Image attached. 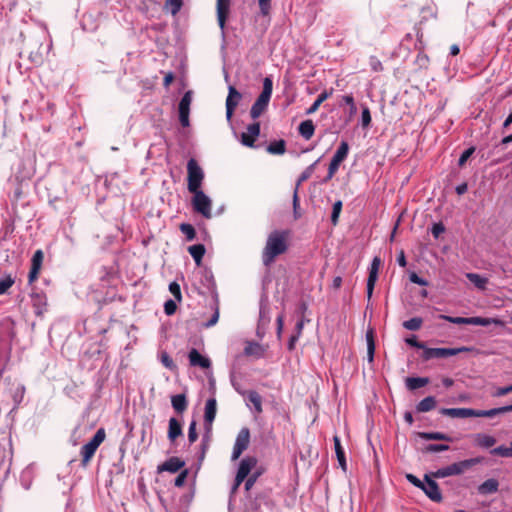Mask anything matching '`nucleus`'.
<instances>
[{"label":"nucleus","mask_w":512,"mask_h":512,"mask_svg":"<svg viewBox=\"0 0 512 512\" xmlns=\"http://www.w3.org/2000/svg\"><path fill=\"white\" fill-rule=\"evenodd\" d=\"M361 123L364 128H367L371 124V114L368 107H365L361 115Z\"/></svg>","instance_id":"6e6d98bb"},{"label":"nucleus","mask_w":512,"mask_h":512,"mask_svg":"<svg viewBox=\"0 0 512 512\" xmlns=\"http://www.w3.org/2000/svg\"><path fill=\"white\" fill-rule=\"evenodd\" d=\"M25 395V387L22 384H17L14 388L12 399L15 407H18L23 401Z\"/></svg>","instance_id":"4c0bfd02"},{"label":"nucleus","mask_w":512,"mask_h":512,"mask_svg":"<svg viewBox=\"0 0 512 512\" xmlns=\"http://www.w3.org/2000/svg\"><path fill=\"white\" fill-rule=\"evenodd\" d=\"M333 440H334L335 452H336V456H337L339 465L341 466V468L343 470H346V458H345L344 450L341 446L340 439L338 436H334Z\"/></svg>","instance_id":"f704fd0d"},{"label":"nucleus","mask_w":512,"mask_h":512,"mask_svg":"<svg viewBox=\"0 0 512 512\" xmlns=\"http://www.w3.org/2000/svg\"><path fill=\"white\" fill-rule=\"evenodd\" d=\"M197 423L195 420H193L188 429V440L190 443H194L198 439V433L196 430Z\"/></svg>","instance_id":"603ef678"},{"label":"nucleus","mask_w":512,"mask_h":512,"mask_svg":"<svg viewBox=\"0 0 512 512\" xmlns=\"http://www.w3.org/2000/svg\"><path fill=\"white\" fill-rule=\"evenodd\" d=\"M369 63H370L371 69L374 72H380V71L383 70V65H382L381 61L377 57L371 56L370 60H369Z\"/></svg>","instance_id":"680f3d73"},{"label":"nucleus","mask_w":512,"mask_h":512,"mask_svg":"<svg viewBox=\"0 0 512 512\" xmlns=\"http://www.w3.org/2000/svg\"><path fill=\"white\" fill-rule=\"evenodd\" d=\"M244 353L247 356H255L260 358L263 355V348L257 342H248L244 348Z\"/></svg>","instance_id":"72a5a7b5"},{"label":"nucleus","mask_w":512,"mask_h":512,"mask_svg":"<svg viewBox=\"0 0 512 512\" xmlns=\"http://www.w3.org/2000/svg\"><path fill=\"white\" fill-rule=\"evenodd\" d=\"M342 201L338 200L333 204L332 214H331V222L334 226L338 224L339 216L342 211Z\"/></svg>","instance_id":"c03bdc74"},{"label":"nucleus","mask_w":512,"mask_h":512,"mask_svg":"<svg viewBox=\"0 0 512 512\" xmlns=\"http://www.w3.org/2000/svg\"><path fill=\"white\" fill-rule=\"evenodd\" d=\"M439 318L453 324H466V325H479L489 326L491 324L503 325V322L497 318H483V317H452L447 315H440Z\"/></svg>","instance_id":"423d86ee"},{"label":"nucleus","mask_w":512,"mask_h":512,"mask_svg":"<svg viewBox=\"0 0 512 512\" xmlns=\"http://www.w3.org/2000/svg\"><path fill=\"white\" fill-rule=\"evenodd\" d=\"M192 193L194 194L192 199V206L194 211L207 219L211 218L212 202L210 198L202 190H197V192Z\"/></svg>","instance_id":"6e6552de"},{"label":"nucleus","mask_w":512,"mask_h":512,"mask_svg":"<svg viewBox=\"0 0 512 512\" xmlns=\"http://www.w3.org/2000/svg\"><path fill=\"white\" fill-rule=\"evenodd\" d=\"M290 235L291 231L288 229L274 230L268 235L261 253L262 263L264 266L270 267L278 256L287 252L289 248Z\"/></svg>","instance_id":"f257e3e1"},{"label":"nucleus","mask_w":512,"mask_h":512,"mask_svg":"<svg viewBox=\"0 0 512 512\" xmlns=\"http://www.w3.org/2000/svg\"><path fill=\"white\" fill-rule=\"evenodd\" d=\"M423 320L420 317H414L403 322V327L410 331H417L421 328Z\"/></svg>","instance_id":"ea45409f"},{"label":"nucleus","mask_w":512,"mask_h":512,"mask_svg":"<svg viewBox=\"0 0 512 512\" xmlns=\"http://www.w3.org/2000/svg\"><path fill=\"white\" fill-rule=\"evenodd\" d=\"M348 152H349L348 143L346 141H342L340 143L339 147L337 148L335 154L333 155V158L343 162L346 159Z\"/></svg>","instance_id":"e433bc0d"},{"label":"nucleus","mask_w":512,"mask_h":512,"mask_svg":"<svg viewBox=\"0 0 512 512\" xmlns=\"http://www.w3.org/2000/svg\"><path fill=\"white\" fill-rule=\"evenodd\" d=\"M475 151V148L474 147H470L468 149H466L462 155L460 156L459 158V161H458V165L460 167L464 166L465 163L467 162V160L471 157V155L474 153Z\"/></svg>","instance_id":"4d7b16f0"},{"label":"nucleus","mask_w":512,"mask_h":512,"mask_svg":"<svg viewBox=\"0 0 512 512\" xmlns=\"http://www.w3.org/2000/svg\"><path fill=\"white\" fill-rule=\"evenodd\" d=\"M440 414L452 418H468L474 417V409L472 408H442Z\"/></svg>","instance_id":"f3484780"},{"label":"nucleus","mask_w":512,"mask_h":512,"mask_svg":"<svg viewBox=\"0 0 512 512\" xmlns=\"http://www.w3.org/2000/svg\"><path fill=\"white\" fill-rule=\"evenodd\" d=\"M467 279L475 285L478 289L484 291L487 288L488 279L477 274V273H467Z\"/></svg>","instance_id":"7c9ffc66"},{"label":"nucleus","mask_w":512,"mask_h":512,"mask_svg":"<svg viewBox=\"0 0 512 512\" xmlns=\"http://www.w3.org/2000/svg\"><path fill=\"white\" fill-rule=\"evenodd\" d=\"M180 231L186 236L188 241H192L196 237V231L191 224L182 223L180 225Z\"/></svg>","instance_id":"a19ab883"},{"label":"nucleus","mask_w":512,"mask_h":512,"mask_svg":"<svg viewBox=\"0 0 512 512\" xmlns=\"http://www.w3.org/2000/svg\"><path fill=\"white\" fill-rule=\"evenodd\" d=\"M219 316H220L219 305H218V300H216L215 307H214V313H213L212 317L206 323H204V327L210 328V327L214 326L218 322Z\"/></svg>","instance_id":"de8ad7c7"},{"label":"nucleus","mask_w":512,"mask_h":512,"mask_svg":"<svg viewBox=\"0 0 512 512\" xmlns=\"http://www.w3.org/2000/svg\"><path fill=\"white\" fill-rule=\"evenodd\" d=\"M512 412V403L507 406L492 408L490 410H476L474 409V417H488L492 418L494 416Z\"/></svg>","instance_id":"6ab92c4d"},{"label":"nucleus","mask_w":512,"mask_h":512,"mask_svg":"<svg viewBox=\"0 0 512 512\" xmlns=\"http://www.w3.org/2000/svg\"><path fill=\"white\" fill-rule=\"evenodd\" d=\"M177 305L174 300H167L164 304V312L166 315L170 316L173 315L176 312Z\"/></svg>","instance_id":"5fc2aeb1"},{"label":"nucleus","mask_w":512,"mask_h":512,"mask_svg":"<svg viewBox=\"0 0 512 512\" xmlns=\"http://www.w3.org/2000/svg\"><path fill=\"white\" fill-rule=\"evenodd\" d=\"M449 450V446L446 444H429L424 448L425 453H435Z\"/></svg>","instance_id":"49530a36"},{"label":"nucleus","mask_w":512,"mask_h":512,"mask_svg":"<svg viewBox=\"0 0 512 512\" xmlns=\"http://www.w3.org/2000/svg\"><path fill=\"white\" fill-rule=\"evenodd\" d=\"M299 134L306 140H310L315 132V126L312 120L308 119L300 123L298 127Z\"/></svg>","instance_id":"393cba45"},{"label":"nucleus","mask_w":512,"mask_h":512,"mask_svg":"<svg viewBox=\"0 0 512 512\" xmlns=\"http://www.w3.org/2000/svg\"><path fill=\"white\" fill-rule=\"evenodd\" d=\"M474 444L481 448H491L495 445L496 439L493 436L477 433L473 436Z\"/></svg>","instance_id":"4be33fe9"},{"label":"nucleus","mask_w":512,"mask_h":512,"mask_svg":"<svg viewBox=\"0 0 512 512\" xmlns=\"http://www.w3.org/2000/svg\"><path fill=\"white\" fill-rule=\"evenodd\" d=\"M380 265H381L380 257H378V256L374 257L373 260H372V263H371V267H370V271H369V276H368V279H367V297H368V300H370L371 297H372L373 290H374V287H375V283H376L377 278H378V271H379Z\"/></svg>","instance_id":"ddd939ff"},{"label":"nucleus","mask_w":512,"mask_h":512,"mask_svg":"<svg viewBox=\"0 0 512 512\" xmlns=\"http://www.w3.org/2000/svg\"><path fill=\"white\" fill-rule=\"evenodd\" d=\"M299 207H300V202H299V197H298V190L296 188L294 191V194H293V210H294L295 219H298L300 217V214L298 213Z\"/></svg>","instance_id":"0e129e2a"},{"label":"nucleus","mask_w":512,"mask_h":512,"mask_svg":"<svg viewBox=\"0 0 512 512\" xmlns=\"http://www.w3.org/2000/svg\"><path fill=\"white\" fill-rule=\"evenodd\" d=\"M106 438V432L104 428H99L92 439L86 443L80 450L81 465L86 467L92 460L98 447L103 443Z\"/></svg>","instance_id":"20e7f679"},{"label":"nucleus","mask_w":512,"mask_h":512,"mask_svg":"<svg viewBox=\"0 0 512 512\" xmlns=\"http://www.w3.org/2000/svg\"><path fill=\"white\" fill-rule=\"evenodd\" d=\"M245 394L249 402L254 406L256 413H262V397L260 396V394L254 390L247 391Z\"/></svg>","instance_id":"c85d7f7f"},{"label":"nucleus","mask_w":512,"mask_h":512,"mask_svg":"<svg viewBox=\"0 0 512 512\" xmlns=\"http://www.w3.org/2000/svg\"><path fill=\"white\" fill-rule=\"evenodd\" d=\"M498 488L499 482L494 478H490L479 485L478 492L482 495H488L496 493L498 491Z\"/></svg>","instance_id":"b1692460"},{"label":"nucleus","mask_w":512,"mask_h":512,"mask_svg":"<svg viewBox=\"0 0 512 512\" xmlns=\"http://www.w3.org/2000/svg\"><path fill=\"white\" fill-rule=\"evenodd\" d=\"M409 279L412 283L418 284L420 286L428 285V282L426 280H424L423 278H421L420 276H418V274L415 272H413L409 275Z\"/></svg>","instance_id":"338daca9"},{"label":"nucleus","mask_w":512,"mask_h":512,"mask_svg":"<svg viewBox=\"0 0 512 512\" xmlns=\"http://www.w3.org/2000/svg\"><path fill=\"white\" fill-rule=\"evenodd\" d=\"M286 151V142L283 139L271 142L267 147V152L273 155H282Z\"/></svg>","instance_id":"473e14b6"},{"label":"nucleus","mask_w":512,"mask_h":512,"mask_svg":"<svg viewBox=\"0 0 512 512\" xmlns=\"http://www.w3.org/2000/svg\"><path fill=\"white\" fill-rule=\"evenodd\" d=\"M437 405L435 397L428 396L422 399L416 406V410L419 413H425L433 410Z\"/></svg>","instance_id":"bb28decb"},{"label":"nucleus","mask_w":512,"mask_h":512,"mask_svg":"<svg viewBox=\"0 0 512 512\" xmlns=\"http://www.w3.org/2000/svg\"><path fill=\"white\" fill-rule=\"evenodd\" d=\"M472 348L469 347H459V348H428L425 346L422 354L423 360L427 361L432 358H446L450 356H455L462 352H469Z\"/></svg>","instance_id":"0eeeda50"},{"label":"nucleus","mask_w":512,"mask_h":512,"mask_svg":"<svg viewBox=\"0 0 512 512\" xmlns=\"http://www.w3.org/2000/svg\"><path fill=\"white\" fill-rule=\"evenodd\" d=\"M231 0H217L216 11L219 27L223 30L230 13Z\"/></svg>","instance_id":"2eb2a0df"},{"label":"nucleus","mask_w":512,"mask_h":512,"mask_svg":"<svg viewBox=\"0 0 512 512\" xmlns=\"http://www.w3.org/2000/svg\"><path fill=\"white\" fill-rule=\"evenodd\" d=\"M189 472L187 469L182 470L178 476L175 478L174 485L176 487H182L187 479Z\"/></svg>","instance_id":"bf43d9fd"},{"label":"nucleus","mask_w":512,"mask_h":512,"mask_svg":"<svg viewBox=\"0 0 512 512\" xmlns=\"http://www.w3.org/2000/svg\"><path fill=\"white\" fill-rule=\"evenodd\" d=\"M418 436L424 440L451 441V438L447 434L441 432H419Z\"/></svg>","instance_id":"c9c22d12"},{"label":"nucleus","mask_w":512,"mask_h":512,"mask_svg":"<svg viewBox=\"0 0 512 512\" xmlns=\"http://www.w3.org/2000/svg\"><path fill=\"white\" fill-rule=\"evenodd\" d=\"M405 342H406L408 345H410V346H412V347H415V348H418V349H422V350H424V348H425V344H424V343H422V342H419V341L417 340V337H416L415 335H412L411 337L406 338V339H405Z\"/></svg>","instance_id":"e2e57ef3"},{"label":"nucleus","mask_w":512,"mask_h":512,"mask_svg":"<svg viewBox=\"0 0 512 512\" xmlns=\"http://www.w3.org/2000/svg\"><path fill=\"white\" fill-rule=\"evenodd\" d=\"M273 90V82L269 77L264 78L263 90L250 109L252 119L259 118L267 109Z\"/></svg>","instance_id":"7ed1b4c3"},{"label":"nucleus","mask_w":512,"mask_h":512,"mask_svg":"<svg viewBox=\"0 0 512 512\" xmlns=\"http://www.w3.org/2000/svg\"><path fill=\"white\" fill-rule=\"evenodd\" d=\"M171 404L173 409L179 413L182 414L184 411H186L188 407V401L185 394H177L173 395L171 397Z\"/></svg>","instance_id":"5701e85b"},{"label":"nucleus","mask_w":512,"mask_h":512,"mask_svg":"<svg viewBox=\"0 0 512 512\" xmlns=\"http://www.w3.org/2000/svg\"><path fill=\"white\" fill-rule=\"evenodd\" d=\"M241 99L242 94L234 86H229L228 96L226 98V118L228 121L232 119L234 111Z\"/></svg>","instance_id":"9b49d317"},{"label":"nucleus","mask_w":512,"mask_h":512,"mask_svg":"<svg viewBox=\"0 0 512 512\" xmlns=\"http://www.w3.org/2000/svg\"><path fill=\"white\" fill-rule=\"evenodd\" d=\"M205 246L203 244L192 245L188 248V252L193 257L197 265L201 264L202 258L205 254Z\"/></svg>","instance_id":"2f4dec72"},{"label":"nucleus","mask_w":512,"mask_h":512,"mask_svg":"<svg viewBox=\"0 0 512 512\" xmlns=\"http://www.w3.org/2000/svg\"><path fill=\"white\" fill-rule=\"evenodd\" d=\"M429 383V378L427 377H408L405 380L406 387L409 390H416L421 387L426 386Z\"/></svg>","instance_id":"cd10ccee"},{"label":"nucleus","mask_w":512,"mask_h":512,"mask_svg":"<svg viewBox=\"0 0 512 512\" xmlns=\"http://www.w3.org/2000/svg\"><path fill=\"white\" fill-rule=\"evenodd\" d=\"M169 291L175 297L176 300H182L181 288L177 282H171L169 284Z\"/></svg>","instance_id":"3c124183"},{"label":"nucleus","mask_w":512,"mask_h":512,"mask_svg":"<svg viewBox=\"0 0 512 512\" xmlns=\"http://www.w3.org/2000/svg\"><path fill=\"white\" fill-rule=\"evenodd\" d=\"M250 443V431L247 427L242 428L234 443L232 451V460H237L241 454L248 448Z\"/></svg>","instance_id":"1a4fd4ad"},{"label":"nucleus","mask_w":512,"mask_h":512,"mask_svg":"<svg viewBox=\"0 0 512 512\" xmlns=\"http://www.w3.org/2000/svg\"><path fill=\"white\" fill-rule=\"evenodd\" d=\"M183 1L182 0H166L164 7L166 9L170 8V12L172 15H176L182 8Z\"/></svg>","instance_id":"37998d69"},{"label":"nucleus","mask_w":512,"mask_h":512,"mask_svg":"<svg viewBox=\"0 0 512 512\" xmlns=\"http://www.w3.org/2000/svg\"><path fill=\"white\" fill-rule=\"evenodd\" d=\"M217 412V401L215 398H210L206 401L204 420L206 424L211 425L215 419Z\"/></svg>","instance_id":"412c9836"},{"label":"nucleus","mask_w":512,"mask_h":512,"mask_svg":"<svg viewBox=\"0 0 512 512\" xmlns=\"http://www.w3.org/2000/svg\"><path fill=\"white\" fill-rule=\"evenodd\" d=\"M161 363L168 369L173 370L176 366L173 359L167 352H163L160 356Z\"/></svg>","instance_id":"864d4df0"},{"label":"nucleus","mask_w":512,"mask_h":512,"mask_svg":"<svg viewBox=\"0 0 512 512\" xmlns=\"http://www.w3.org/2000/svg\"><path fill=\"white\" fill-rule=\"evenodd\" d=\"M481 460L482 459L479 457L462 460L451 465H448L446 467L440 468L434 472H431V476L433 478L439 479L454 475H461L465 471L472 468L473 466L479 464Z\"/></svg>","instance_id":"f03ea898"},{"label":"nucleus","mask_w":512,"mask_h":512,"mask_svg":"<svg viewBox=\"0 0 512 512\" xmlns=\"http://www.w3.org/2000/svg\"><path fill=\"white\" fill-rule=\"evenodd\" d=\"M445 231L444 225L439 222L432 226L431 233L435 238H438Z\"/></svg>","instance_id":"69168bd1"},{"label":"nucleus","mask_w":512,"mask_h":512,"mask_svg":"<svg viewBox=\"0 0 512 512\" xmlns=\"http://www.w3.org/2000/svg\"><path fill=\"white\" fill-rule=\"evenodd\" d=\"M257 465V459L252 456L243 458L237 470V482L242 483L249 475L251 470Z\"/></svg>","instance_id":"f8f14e48"},{"label":"nucleus","mask_w":512,"mask_h":512,"mask_svg":"<svg viewBox=\"0 0 512 512\" xmlns=\"http://www.w3.org/2000/svg\"><path fill=\"white\" fill-rule=\"evenodd\" d=\"M342 162L339 161V160H336L332 157L331 159V162L329 164V167H328V174L326 176V178L324 179L325 182L331 180L333 178V176L336 174V172L338 171V168L340 166Z\"/></svg>","instance_id":"a18cd8bd"},{"label":"nucleus","mask_w":512,"mask_h":512,"mask_svg":"<svg viewBox=\"0 0 512 512\" xmlns=\"http://www.w3.org/2000/svg\"><path fill=\"white\" fill-rule=\"evenodd\" d=\"M512 390H511V385L509 386H506V387H498L496 388L492 393H491V396L492 397H501V396H505L509 393H511Z\"/></svg>","instance_id":"052dcab7"},{"label":"nucleus","mask_w":512,"mask_h":512,"mask_svg":"<svg viewBox=\"0 0 512 512\" xmlns=\"http://www.w3.org/2000/svg\"><path fill=\"white\" fill-rule=\"evenodd\" d=\"M491 454L501 456V457L510 458V457H512V444L510 445V447H506L503 445L498 446L491 450Z\"/></svg>","instance_id":"79ce46f5"},{"label":"nucleus","mask_w":512,"mask_h":512,"mask_svg":"<svg viewBox=\"0 0 512 512\" xmlns=\"http://www.w3.org/2000/svg\"><path fill=\"white\" fill-rule=\"evenodd\" d=\"M260 134V123L254 122L247 127V131L241 135V143L247 147H254V143Z\"/></svg>","instance_id":"4468645a"},{"label":"nucleus","mask_w":512,"mask_h":512,"mask_svg":"<svg viewBox=\"0 0 512 512\" xmlns=\"http://www.w3.org/2000/svg\"><path fill=\"white\" fill-rule=\"evenodd\" d=\"M188 357L191 366H198L203 369H207L211 366V361L208 358L202 356L195 348L190 350Z\"/></svg>","instance_id":"a211bd4d"},{"label":"nucleus","mask_w":512,"mask_h":512,"mask_svg":"<svg viewBox=\"0 0 512 512\" xmlns=\"http://www.w3.org/2000/svg\"><path fill=\"white\" fill-rule=\"evenodd\" d=\"M333 94V88L329 89V90H324L323 92H321L317 99L314 101V103L307 109L306 113L307 114H313L315 113L320 105L326 101L329 97H331Z\"/></svg>","instance_id":"a878e982"},{"label":"nucleus","mask_w":512,"mask_h":512,"mask_svg":"<svg viewBox=\"0 0 512 512\" xmlns=\"http://www.w3.org/2000/svg\"><path fill=\"white\" fill-rule=\"evenodd\" d=\"M14 284V279L11 276H7L0 280V295L7 292V290Z\"/></svg>","instance_id":"8fccbe9b"},{"label":"nucleus","mask_w":512,"mask_h":512,"mask_svg":"<svg viewBox=\"0 0 512 512\" xmlns=\"http://www.w3.org/2000/svg\"><path fill=\"white\" fill-rule=\"evenodd\" d=\"M270 1L271 0H259V8L261 11V14L266 16L270 12Z\"/></svg>","instance_id":"774afa93"},{"label":"nucleus","mask_w":512,"mask_h":512,"mask_svg":"<svg viewBox=\"0 0 512 512\" xmlns=\"http://www.w3.org/2000/svg\"><path fill=\"white\" fill-rule=\"evenodd\" d=\"M192 102V91L184 93L178 105L179 114H190V106Z\"/></svg>","instance_id":"c756f323"},{"label":"nucleus","mask_w":512,"mask_h":512,"mask_svg":"<svg viewBox=\"0 0 512 512\" xmlns=\"http://www.w3.org/2000/svg\"><path fill=\"white\" fill-rule=\"evenodd\" d=\"M433 477L430 474H426L424 476L425 483L421 488L427 497L433 502L440 503L443 499L441 491L436 481L432 479Z\"/></svg>","instance_id":"9d476101"},{"label":"nucleus","mask_w":512,"mask_h":512,"mask_svg":"<svg viewBox=\"0 0 512 512\" xmlns=\"http://www.w3.org/2000/svg\"><path fill=\"white\" fill-rule=\"evenodd\" d=\"M203 180V169L200 167L196 159H189L187 162V188L189 192H197V190H201Z\"/></svg>","instance_id":"39448f33"},{"label":"nucleus","mask_w":512,"mask_h":512,"mask_svg":"<svg viewBox=\"0 0 512 512\" xmlns=\"http://www.w3.org/2000/svg\"><path fill=\"white\" fill-rule=\"evenodd\" d=\"M43 258H44V254H43L42 250H37L32 257L31 267L41 269Z\"/></svg>","instance_id":"09e8293b"},{"label":"nucleus","mask_w":512,"mask_h":512,"mask_svg":"<svg viewBox=\"0 0 512 512\" xmlns=\"http://www.w3.org/2000/svg\"><path fill=\"white\" fill-rule=\"evenodd\" d=\"M182 434L183 431L181 423L174 417L170 418L167 433L169 441L174 442L178 437L182 436Z\"/></svg>","instance_id":"aec40b11"},{"label":"nucleus","mask_w":512,"mask_h":512,"mask_svg":"<svg viewBox=\"0 0 512 512\" xmlns=\"http://www.w3.org/2000/svg\"><path fill=\"white\" fill-rule=\"evenodd\" d=\"M184 465H185V462L183 460H181L180 458L174 456V457H170L164 463L159 465L157 467V471H158V473H161V472H164V471H167V472H170V473H176L180 469H182L184 467Z\"/></svg>","instance_id":"dca6fc26"},{"label":"nucleus","mask_w":512,"mask_h":512,"mask_svg":"<svg viewBox=\"0 0 512 512\" xmlns=\"http://www.w3.org/2000/svg\"><path fill=\"white\" fill-rule=\"evenodd\" d=\"M319 162V160L315 161L313 164H311L310 166H308L302 173L301 175L299 176L298 180H297V185H296V188L298 189V187L305 181H307L311 176L312 174L314 173V170H315V167L317 165V163Z\"/></svg>","instance_id":"58836bf2"},{"label":"nucleus","mask_w":512,"mask_h":512,"mask_svg":"<svg viewBox=\"0 0 512 512\" xmlns=\"http://www.w3.org/2000/svg\"><path fill=\"white\" fill-rule=\"evenodd\" d=\"M32 297V301H33V305L35 307H41V306H45L46 305V298L44 295H41L39 293H33L31 295Z\"/></svg>","instance_id":"13d9d810"}]
</instances>
